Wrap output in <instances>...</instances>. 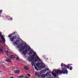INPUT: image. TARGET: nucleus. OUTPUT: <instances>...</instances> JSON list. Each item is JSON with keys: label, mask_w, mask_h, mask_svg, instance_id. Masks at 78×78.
Returning <instances> with one entry per match:
<instances>
[{"label": "nucleus", "mask_w": 78, "mask_h": 78, "mask_svg": "<svg viewBox=\"0 0 78 78\" xmlns=\"http://www.w3.org/2000/svg\"><path fill=\"white\" fill-rule=\"evenodd\" d=\"M61 67L63 66L64 67L63 68H62V70L61 71L59 70L54 69L53 70V72L52 73V74L54 77L55 78L57 77L56 75L58 74H59L60 75H62V73L63 74H67L68 73V71L67 70V69H69V66H66L65 64H63V63H62L61 65Z\"/></svg>", "instance_id": "obj_1"}, {"label": "nucleus", "mask_w": 78, "mask_h": 78, "mask_svg": "<svg viewBox=\"0 0 78 78\" xmlns=\"http://www.w3.org/2000/svg\"><path fill=\"white\" fill-rule=\"evenodd\" d=\"M44 63L42 62L37 63L36 66L40 69V70H41L43 68L45 67V66H43Z\"/></svg>", "instance_id": "obj_2"}, {"label": "nucleus", "mask_w": 78, "mask_h": 78, "mask_svg": "<svg viewBox=\"0 0 78 78\" xmlns=\"http://www.w3.org/2000/svg\"><path fill=\"white\" fill-rule=\"evenodd\" d=\"M33 53L34 55H32V59H34V56H37V54L36 52L34 51L31 50L30 51L29 53V55H31V54H33Z\"/></svg>", "instance_id": "obj_3"}, {"label": "nucleus", "mask_w": 78, "mask_h": 78, "mask_svg": "<svg viewBox=\"0 0 78 78\" xmlns=\"http://www.w3.org/2000/svg\"><path fill=\"white\" fill-rule=\"evenodd\" d=\"M20 51H23L25 48V47L23 46V44L22 43L20 44Z\"/></svg>", "instance_id": "obj_4"}, {"label": "nucleus", "mask_w": 78, "mask_h": 78, "mask_svg": "<svg viewBox=\"0 0 78 78\" xmlns=\"http://www.w3.org/2000/svg\"><path fill=\"white\" fill-rule=\"evenodd\" d=\"M27 52H28V49H27V47H26V49L23 52V54L25 56L26 55V54L27 53Z\"/></svg>", "instance_id": "obj_5"}, {"label": "nucleus", "mask_w": 78, "mask_h": 78, "mask_svg": "<svg viewBox=\"0 0 78 78\" xmlns=\"http://www.w3.org/2000/svg\"><path fill=\"white\" fill-rule=\"evenodd\" d=\"M20 41H19V40H16L15 42V44L16 45H17V44H18L17 47L18 48H20V44H20Z\"/></svg>", "instance_id": "obj_6"}, {"label": "nucleus", "mask_w": 78, "mask_h": 78, "mask_svg": "<svg viewBox=\"0 0 78 78\" xmlns=\"http://www.w3.org/2000/svg\"><path fill=\"white\" fill-rule=\"evenodd\" d=\"M35 75L36 76H38V77H39V78H41V74H39L38 73L36 72Z\"/></svg>", "instance_id": "obj_7"}, {"label": "nucleus", "mask_w": 78, "mask_h": 78, "mask_svg": "<svg viewBox=\"0 0 78 78\" xmlns=\"http://www.w3.org/2000/svg\"><path fill=\"white\" fill-rule=\"evenodd\" d=\"M35 61H41V59L38 57L37 56L35 57Z\"/></svg>", "instance_id": "obj_8"}, {"label": "nucleus", "mask_w": 78, "mask_h": 78, "mask_svg": "<svg viewBox=\"0 0 78 78\" xmlns=\"http://www.w3.org/2000/svg\"><path fill=\"white\" fill-rule=\"evenodd\" d=\"M16 39V36H14L13 37L11 38L10 39L11 41H13L14 39Z\"/></svg>", "instance_id": "obj_9"}, {"label": "nucleus", "mask_w": 78, "mask_h": 78, "mask_svg": "<svg viewBox=\"0 0 78 78\" xmlns=\"http://www.w3.org/2000/svg\"><path fill=\"white\" fill-rule=\"evenodd\" d=\"M1 39L2 40V41L4 43L5 42V39L4 38V37L3 36H1Z\"/></svg>", "instance_id": "obj_10"}, {"label": "nucleus", "mask_w": 78, "mask_h": 78, "mask_svg": "<svg viewBox=\"0 0 78 78\" xmlns=\"http://www.w3.org/2000/svg\"><path fill=\"white\" fill-rule=\"evenodd\" d=\"M20 71L19 70H16L14 71V73H19Z\"/></svg>", "instance_id": "obj_11"}, {"label": "nucleus", "mask_w": 78, "mask_h": 78, "mask_svg": "<svg viewBox=\"0 0 78 78\" xmlns=\"http://www.w3.org/2000/svg\"><path fill=\"white\" fill-rule=\"evenodd\" d=\"M31 59H33V57H29L28 58L29 61H31Z\"/></svg>", "instance_id": "obj_12"}, {"label": "nucleus", "mask_w": 78, "mask_h": 78, "mask_svg": "<svg viewBox=\"0 0 78 78\" xmlns=\"http://www.w3.org/2000/svg\"><path fill=\"white\" fill-rule=\"evenodd\" d=\"M24 68L25 69H26L27 70H29V68L27 66H24Z\"/></svg>", "instance_id": "obj_13"}, {"label": "nucleus", "mask_w": 78, "mask_h": 78, "mask_svg": "<svg viewBox=\"0 0 78 78\" xmlns=\"http://www.w3.org/2000/svg\"><path fill=\"white\" fill-rule=\"evenodd\" d=\"M9 58H10V59H13L14 58V55H11L9 56Z\"/></svg>", "instance_id": "obj_14"}, {"label": "nucleus", "mask_w": 78, "mask_h": 78, "mask_svg": "<svg viewBox=\"0 0 78 78\" xmlns=\"http://www.w3.org/2000/svg\"><path fill=\"white\" fill-rule=\"evenodd\" d=\"M5 61L8 62H11V60L9 59H6L5 60Z\"/></svg>", "instance_id": "obj_15"}, {"label": "nucleus", "mask_w": 78, "mask_h": 78, "mask_svg": "<svg viewBox=\"0 0 78 78\" xmlns=\"http://www.w3.org/2000/svg\"><path fill=\"white\" fill-rule=\"evenodd\" d=\"M35 62L34 61H33L32 62V66H34V65H35L34 63Z\"/></svg>", "instance_id": "obj_16"}, {"label": "nucleus", "mask_w": 78, "mask_h": 78, "mask_svg": "<svg viewBox=\"0 0 78 78\" xmlns=\"http://www.w3.org/2000/svg\"><path fill=\"white\" fill-rule=\"evenodd\" d=\"M42 71H43V73H45V72H47V70L45 69V70H42Z\"/></svg>", "instance_id": "obj_17"}, {"label": "nucleus", "mask_w": 78, "mask_h": 78, "mask_svg": "<svg viewBox=\"0 0 78 78\" xmlns=\"http://www.w3.org/2000/svg\"><path fill=\"white\" fill-rule=\"evenodd\" d=\"M41 76L42 78H44L45 77V74H43Z\"/></svg>", "instance_id": "obj_18"}, {"label": "nucleus", "mask_w": 78, "mask_h": 78, "mask_svg": "<svg viewBox=\"0 0 78 78\" xmlns=\"http://www.w3.org/2000/svg\"><path fill=\"white\" fill-rule=\"evenodd\" d=\"M8 53H9V52H8V51H5V54H6V55H7V56H8Z\"/></svg>", "instance_id": "obj_19"}, {"label": "nucleus", "mask_w": 78, "mask_h": 78, "mask_svg": "<svg viewBox=\"0 0 78 78\" xmlns=\"http://www.w3.org/2000/svg\"><path fill=\"white\" fill-rule=\"evenodd\" d=\"M48 75H49V73H48L46 74L45 76L47 77V76H48Z\"/></svg>", "instance_id": "obj_20"}, {"label": "nucleus", "mask_w": 78, "mask_h": 78, "mask_svg": "<svg viewBox=\"0 0 78 78\" xmlns=\"http://www.w3.org/2000/svg\"><path fill=\"white\" fill-rule=\"evenodd\" d=\"M34 67L35 70H39V69H37V68L36 66H35Z\"/></svg>", "instance_id": "obj_21"}, {"label": "nucleus", "mask_w": 78, "mask_h": 78, "mask_svg": "<svg viewBox=\"0 0 78 78\" xmlns=\"http://www.w3.org/2000/svg\"><path fill=\"white\" fill-rule=\"evenodd\" d=\"M3 51V48H0V51Z\"/></svg>", "instance_id": "obj_22"}, {"label": "nucleus", "mask_w": 78, "mask_h": 78, "mask_svg": "<svg viewBox=\"0 0 78 78\" xmlns=\"http://www.w3.org/2000/svg\"><path fill=\"white\" fill-rule=\"evenodd\" d=\"M23 77H24V76L23 75L20 76V78H23Z\"/></svg>", "instance_id": "obj_23"}, {"label": "nucleus", "mask_w": 78, "mask_h": 78, "mask_svg": "<svg viewBox=\"0 0 78 78\" xmlns=\"http://www.w3.org/2000/svg\"><path fill=\"white\" fill-rule=\"evenodd\" d=\"M72 69H73L72 67H70L69 70H72Z\"/></svg>", "instance_id": "obj_24"}, {"label": "nucleus", "mask_w": 78, "mask_h": 78, "mask_svg": "<svg viewBox=\"0 0 78 78\" xmlns=\"http://www.w3.org/2000/svg\"><path fill=\"white\" fill-rule=\"evenodd\" d=\"M43 73V72L42 71H41L40 72V74H41H41H42V73Z\"/></svg>", "instance_id": "obj_25"}, {"label": "nucleus", "mask_w": 78, "mask_h": 78, "mask_svg": "<svg viewBox=\"0 0 78 78\" xmlns=\"http://www.w3.org/2000/svg\"><path fill=\"white\" fill-rule=\"evenodd\" d=\"M12 36V35H9L8 36V37H11V36Z\"/></svg>", "instance_id": "obj_26"}, {"label": "nucleus", "mask_w": 78, "mask_h": 78, "mask_svg": "<svg viewBox=\"0 0 78 78\" xmlns=\"http://www.w3.org/2000/svg\"><path fill=\"white\" fill-rule=\"evenodd\" d=\"M27 75H28L29 76V77H30L31 76V75H30V74H27Z\"/></svg>", "instance_id": "obj_27"}, {"label": "nucleus", "mask_w": 78, "mask_h": 78, "mask_svg": "<svg viewBox=\"0 0 78 78\" xmlns=\"http://www.w3.org/2000/svg\"><path fill=\"white\" fill-rule=\"evenodd\" d=\"M20 41H22L23 42V41H22V40L21 39V38L20 39Z\"/></svg>", "instance_id": "obj_28"}, {"label": "nucleus", "mask_w": 78, "mask_h": 78, "mask_svg": "<svg viewBox=\"0 0 78 78\" xmlns=\"http://www.w3.org/2000/svg\"><path fill=\"white\" fill-rule=\"evenodd\" d=\"M28 50H31V48H28Z\"/></svg>", "instance_id": "obj_29"}, {"label": "nucleus", "mask_w": 78, "mask_h": 78, "mask_svg": "<svg viewBox=\"0 0 78 78\" xmlns=\"http://www.w3.org/2000/svg\"><path fill=\"white\" fill-rule=\"evenodd\" d=\"M71 65H72V64L70 65V64H68V66H69H69H71Z\"/></svg>", "instance_id": "obj_30"}, {"label": "nucleus", "mask_w": 78, "mask_h": 78, "mask_svg": "<svg viewBox=\"0 0 78 78\" xmlns=\"http://www.w3.org/2000/svg\"><path fill=\"white\" fill-rule=\"evenodd\" d=\"M19 59V58L18 57L16 58V59L17 60H18V59Z\"/></svg>", "instance_id": "obj_31"}, {"label": "nucleus", "mask_w": 78, "mask_h": 78, "mask_svg": "<svg viewBox=\"0 0 78 78\" xmlns=\"http://www.w3.org/2000/svg\"><path fill=\"white\" fill-rule=\"evenodd\" d=\"M1 35H2V33H1V32H0V36L1 37V36H2Z\"/></svg>", "instance_id": "obj_32"}, {"label": "nucleus", "mask_w": 78, "mask_h": 78, "mask_svg": "<svg viewBox=\"0 0 78 78\" xmlns=\"http://www.w3.org/2000/svg\"><path fill=\"white\" fill-rule=\"evenodd\" d=\"M46 70L47 71H49V70L48 69H46Z\"/></svg>", "instance_id": "obj_33"}, {"label": "nucleus", "mask_w": 78, "mask_h": 78, "mask_svg": "<svg viewBox=\"0 0 78 78\" xmlns=\"http://www.w3.org/2000/svg\"><path fill=\"white\" fill-rule=\"evenodd\" d=\"M51 74H50V75H49V76H50V77H51Z\"/></svg>", "instance_id": "obj_34"}, {"label": "nucleus", "mask_w": 78, "mask_h": 78, "mask_svg": "<svg viewBox=\"0 0 78 78\" xmlns=\"http://www.w3.org/2000/svg\"><path fill=\"white\" fill-rule=\"evenodd\" d=\"M25 78H29V77H28L27 76L25 77Z\"/></svg>", "instance_id": "obj_35"}, {"label": "nucleus", "mask_w": 78, "mask_h": 78, "mask_svg": "<svg viewBox=\"0 0 78 78\" xmlns=\"http://www.w3.org/2000/svg\"><path fill=\"white\" fill-rule=\"evenodd\" d=\"M10 19H11V20H12V18H11Z\"/></svg>", "instance_id": "obj_36"}, {"label": "nucleus", "mask_w": 78, "mask_h": 78, "mask_svg": "<svg viewBox=\"0 0 78 78\" xmlns=\"http://www.w3.org/2000/svg\"><path fill=\"white\" fill-rule=\"evenodd\" d=\"M10 78H14L13 77H11Z\"/></svg>", "instance_id": "obj_37"}, {"label": "nucleus", "mask_w": 78, "mask_h": 78, "mask_svg": "<svg viewBox=\"0 0 78 78\" xmlns=\"http://www.w3.org/2000/svg\"><path fill=\"white\" fill-rule=\"evenodd\" d=\"M47 78H51V77H48Z\"/></svg>", "instance_id": "obj_38"}, {"label": "nucleus", "mask_w": 78, "mask_h": 78, "mask_svg": "<svg viewBox=\"0 0 78 78\" xmlns=\"http://www.w3.org/2000/svg\"><path fill=\"white\" fill-rule=\"evenodd\" d=\"M0 72H2V71H0Z\"/></svg>", "instance_id": "obj_39"}, {"label": "nucleus", "mask_w": 78, "mask_h": 78, "mask_svg": "<svg viewBox=\"0 0 78 78\" xmlns=\"http://www.w3.org/2000/svg\"><path fill=\"white\" fill-rule=\"evenodd\" d=\"M17 77H20V76H18Z\"/></svg>", "instance_id": "obj_40"}, {"label": "nucleus", "mask_w": 78, "mask_h": 78, "mask_svg": "<svg viewBox=\"0 0 78 78\" xmlns=\"http://www.w3.org/2000/svg\"><path fill=\"white\" fill-rule=\"evenodd\" d=\"M0 14H1V12L0 11Z\"/></svg>", "instance_id": "obj_41"}, {"label": "nucleus", "mask_w": 78, "mask_h": 78, "mask_svg": "<svg viewBox=\"0 0 78 78\" xmlns=\"http://www.w3.org/2000/svg\"><path fill=\"white\" fill-rule=\"evenodd\" d=\"M9 53H11V52H9Z\"/></svg>", "instance_id": "obj_42"}, {"label": "nucleus", "mask_w": 78, "mask_h": 78, "mask_svg": "<svg viewBox=\"0 0 78 78\" xmlns=\"http://www.w3.org/2000/svg\"><path fill=\"white\" fill-rule=\"evenodd\" d=\"M19 51H20V49L19 50Z\"/></svg>", "instance_id": "obj_43"}, {"label": "nucleus", "mask_w": 78, "mask_h": 78, "mask_svg": "<svg viewBox=\"0 0 78 78\" xmlns=\"http://www.w3.org/2000/svg\"><path fill=\"white\" fill-rule=\"evenodd\" d=\"M47 59L48 60V58H47Z\"/></svg>", "instance_id": "obj_44"}, {"label": "nucleus", "mask_w": 78, "mask_h": 78, "mask_svg": "<svg viewBox=\"0 0 78 78\" xmlns=\"http://www.w3.org/2000/svg\"><path fill=\"white\" fill-rule=\"evenodd\" d=\"M1 42V41H0V42Z\"/></svg>", "instance_id": "obj_45"}]
</instances>
